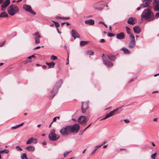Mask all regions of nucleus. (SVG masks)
<instances>
[{"instance_id":"f257e3e1","label":"nucleus","mask_w":159,"mask_h":159,"mask_svg":"<svg viewBox=\"0 0 159 159\" xmlns=\"http://www.w3.org/2000/svg\"><path fill=\"white\" fill-rule=\"evenodd\" d=\"M141 18L148 21L154 20L153 13L148 9H145L141 15Z\"/></svg>"},{"instance_id":"f03ea898","label":"nucleus","mask_w":159,"mask_h":159,"mask_svg":"<svg viewBox=\"0 0 159 159\" xmlns=\"http://www.w3.org/2000/svg\"><path fill=\"white\" fill-rule=\"evenodd\" d=\"M62 82L61 80H59L56 84L52 90L49 94L50 97L53 98L56 94L58 91V89L61 87Z\"/></svg>"},{"instance_id":"7ed1b4c3","label":"nucleus","mask_w":159,"mask_h":159,"mask_svg":"<svg viewBox=\"0 0 159 159\" xmlns=\"http://www.w3.org/2000/svg\"><path fill=\"white\" fill-rule=\"evenodd\" d=\"M19 11V9L17 6L14 4L11 5L8 8L7 12L11 16H14Z\"/></svg>"},{"instance_id":"20e7f679","label":"nucleus","mask_w":159,"mask_h":159,"mask_svg":"<svg viewBox=\"0 0 159 159\" xmlns=\"http://www.w3.org/2000/svg\"><path fill=\"white\" fill-rule=\"evenodd\" d=\"M105 6V3L102 1H101L95 3L93 7L94 9L97 10H102L103 9Z\"/></svg>"},{"instance_id":"39448f33","label":"nucleus","mask_w":159,"mask_h":159,"mask_svg":"<svg viewBox=\"0 0 159 159\" xmlns=\"http://www.w3.org/2000/svg\"><path fill=\"white\" fill-rule=\"evenodd\" d=\"M68 126L70 131L72 133L77 132L80 128L79 125L76 124H75L72 126L69 125Z\"/></svg>"},{"instance_id":"423d86ee","label":"nucleus","mask_w":159,"mask_h":159,"mask_svg":"<svg viewBox=\"0 0 159 159\" xmlns=\"http://www.w3.org/2000/svg\"><path fill=\"white\" fill-rule=\"evenodd\" d=\"M60 132L63 135L66 136L68 135L70 132L68 126L62 128L60 130Z\"/></svg>"},{"instance_id":"0eeeda50","label":"nucleus","mask_w":159,"mask_h":159,"mask_svg":"<svg viewBox=\"0 0 159 159\" xmlns=\"http://www.w3.org/2000/svg\"><path fill=\"white\" fill-rule=\"evenodd\" d=\"M48 138L50 140L53 141L57 140L60 138V136L56 134H49Z\"/></svg>"},{"instance_id":"6e6552de","label":"nucleus","mask_w":159,"mask_h":159,"mask_svg":"<svg viewBox=\"0 0 159 159\" xmlns=\"http://www.w3.org/2000/svg\"><path fill=\"white\" fill-rule=\"evenodd\" d=\"M23 8L26 11L30 12L34 15L36 14V13L32 9L31 7L29 5L24 4L23 5Z\"/></svg>"},{"instance_id":"1a4fd4ad","label":"nucleus","mask_w":159,"mask_h":159,"mask_svg":"<svg viewBox=\"0 0 159 159\" xmlns=\"http://www.w3.org/2000/svg\"><path fill=\"white\" fill-rule=\"evenodd\" d=\"M153 7L154 11H159V0H153Z\"/></svg>"},{"instance_id":"9d476101","label":"nucleus","mask_w":159,"mask_h":159,"mask_svg":"<svg viewBox=\"0 0 159 159\" xmlns=\"http://www.w3.org/2000/svg\"><path fill=\"white\" fill-rule=\"evenodd\" d=\"M10 3V0H6L3 2L1 6V10L2 11L5 10L6 7L9 5Z\"/></svg>"},{"instance_id":"9b49d317","label":"nucleus","mask_w":159,"mask_h":159,"mask_svg":"<svg viewBox=\"0 0 159 159\" xmlns=\"http://www.w3.org/2000/svg\"><path fill=\"white\" fill-rule=\"evenodd\" d=\"M88 108V103L86 102L84 104L83 102H82L81 111L83 113L85 112Z\"/></svg>"},{"instance_id":"f8f14e48","label":"nucleus","mask_w":159,"mask_h":159,"mask_svg":"<svg viewBox=\"0 0 159 159\" xmlns=\"http://www.w3.org/2000/svg\"><path fill=\"white\" fill-rule=\"evenodd\" d=\"M71 33L73 37L75 39L77 38H80V35L78 33L77 31L74 29H73L71 30Z\"/></svg>"},{"instance_id":"ddd939ff","label":"nucleus","mask_w":159,"mask_h":159,"mask_svg":"<svg viewBox=\"0 0 159 159\" xmlns=\"http://www.w3.org/2000/svg\"><path fill=\"white\" fill-rule=\"evenodd\" d=\"M152 0H143L142 5L143 7H148L150 5Z\"/></svg>"},{"instance_id":"4468645a","label":"nucleus","mask_w":159,"mask_h":159,"mask_svg":"<svg viewBox=\"0 0 159 159\" xmlns=\"http://www.w3.org/2000/svg\"><path fill=\"white\" fill-rule=\"evenodd\" d=\"M78 121L80 124H85L86 122L85 117L84 116H80L78 118Z\"/></svg>"},{"instance_id":"2eb2a0df","label":"nucleus","mask_w":159,"mask_h":159,"mask_svg":"<svg viewBox=\"0 0 159 159\" xmlns=\"http://www.w3.org/2000/svg\"><path fill=\"white\" fill-rule=\"evenodd\" d=\"M125 35L123 32H121L116 34V38L119 39L121 40L124 39Z\"/></svg>"},{"instance_id":"dca6fc26","label":"nucleus","mask_w":159,"mask_h":159,"mask_svg":"<svg viewBox=\"0 0 159 159\" xmlns=\"http://www.w3.org/2000/svg\"><path fill=\"white\" fill-rule=\"evenodd\" d=\"M135 39H131L128 46L129 48H134L135 45Z\"/></svg>"},{"instance_id":"f3484780","label":"nucleus","mask_w":159,"mask_h":159,"mask_svg":"<svg viewBox=\"0 0 159 159\" xmlns=\"http://www.w3.org/2000/svg\"><path fill=\"white\" fill-rule=\"evenodd\" d=\"M134 32L136 34H139L141 31V29L139 26H137L133 28Z\"/></svg>"},{"instance_id":"a211bd4d","label":"nucleus","mask_w":159,"mask_h":159,"mask_svg":"<svg viewBox=\"0 0 159 159\" xmlns=\"http://www.w3.org/2000/svg\"><path fill=\"white\" fill-rule=\"evenodd\" d=\"M84 22L86 24L89 25H93L94 23V20L92 19L86 20H85Z\"/></svg>"},{"instance_id":"6ab92c4d","label":"nucleus","mask_w":159,"mask_h":159,"mask_svg":"<svg viewBox=\"0 0 159 159\" xmlns=\"http://www.w3.org/2000/svg\"><path fill=\"white\" fill-rule=\"evenodd\" d=\"M135 19V18L133 19L132 17H130L128 19L127 22L128 24L131 25H133L136 23V22L134 20Z\"/></svg>"},{"instance_id":"aec40b11","label":"nucleus","mask_w":159,"mask_h":159,"mask_svg":"<svg viewBox=\"0 0 159 159\" xmlns=\"http://www.w3.org/2000/svg\"><path fill=\"white\" fill-rule=\"evenodd\" d=\"M121 108V107L120 108H118L116 109H115L112 111H111L109 113L107 114L106 116L108 118L109 117H110L113 115L115 112L117 111L119 109H120Z\"/></svg>"},{"instance_id":"412c9836","label":"nucleus","mask_w":159,"mask_h":159,"mask_svg":"<svg viewBox=\"0 0 159 159\" xmlns=\"http://www.w3.org/2000/svg\"><path fill=\"white\" fill-rule=\"evenodd\" d=\"M107 58L111 61H114L116 59L115 56L108 55H107Z\"/></svg>"},{"instance_id":"4be33fe9","label":"nucleus","mask_w":159,"mask_h":159,"mask_svg":"<svg viewBox=\"0 0 159 159\" xmlns=\"http://www.w3.org/2000/svg\"><path fill=\"white\" fill-rule=\"evenodd\" d=\"M46 64L48 66L49 68H53L54 67L55 64V63L54 62H47Z\"/></svg>"},{"instance_id":"5701e85b","label":"nucleus","mask_w":159,"mask_h":159,"mask_svg":"<svg viewBox=\"0 0 159 159\" xmlns=\"http://www.w3.org/2000/svg\"><path fill=\"white\" fill-rule=\"evenodd\" d=\"M25 148L29 151H34L35 149V148L31 146H29L26 147Z\"/></svg>"},{"instance_id":"b1692460","label":"nucleus","mask_w":159,"mask_h":159,"mask_svg":"<svg viewBox=\"0 0 159 159\" xmlns=\"http://www.w3.org/2000/svg\"><path fill=\"white\" fill-rule=\"evenodd\" d=\"M104 64L106 66L110 67H111L113 66V64L109 61H106L104 62Z\"/></svg>"},{"instance_id":"393cba45","label":"nucleus","mask_w":159,"mask_h":159,"mask_svg":"<svg viewBox=\"0 0 159 159\" xmlns=\"http://www.w3.org/2000/svg\"><path fill=\"white\" fill-rule=\"evenodd\" d=\"M121 50L123 51L124 52V53L125 54H129L130 53V51L128 49L125 48H122L121 49Z\"/></svg>"},{"instance_id":"a878e982","label":"nucleus","mask_w":159,"mask_h":159,"mask_svg":"<svg viewBox=\"0 0 159 159\" xmlns=\"http://www.w3.org/2000/svg\"><path fill=\"white\" fill-rule=\"evenodd\" d=\"M8 16L7 13L6 12H3L0 14V18L2 17H7Z\"/></svg>"},{"instance_id":"bb28decb","label":"nucleus","mask_w":159,"mask_h":159,"mask_svg":"<svg viewBox=\"0 0 159 159\" xmlns=\"http://www.w3.org/2000/svg\"><path fill=\"white\" fill-rule=\"evenodd\" d=\"M56 18L60 19H63V20H69L70 19L69 17H61L59 16H57L56 17Z\"/></svg>"},{"instance_id":"cd10ccee","label":"nucleus","mask_w":159,"mask_h":159,"mask_svg":"<svg viewBox=\"0 0 159 159\" xmlns=\"http://www.w3.org/2000/svg\"><path fill=\"white\" fill-rule=\"evenodd\" d=\"M33 138L32 137L30 138L26 142V144H30L33 142Z\"/></svg>"},{"instance_id":"c85d7f7f","label":"nucleus","mask_w":159,"mask_h":159,"mask_svg":"<svg viewBox=\"0 0 159 159\" xmlns=\"http://www.w3.org/2000/svg\"><path fill=\"white\" fill-rule=\"evenodd\" d=\"M34 35L35 37L34 38H39L41 37V36L38 32H35Z\"/></svg>"},{"instance_id":"c756f323","label":"nucleus","mask_w":159,"mask_h":159,"mask_svg":"<svg viewBox=\"0 0 159 159\" xmlns=\"http://www.w3.org/2000/svg\"><path fill=\"white\" fill-rule=\"evenodd\" d=\"M87 41H82L80 42V44L81 46H83L88 43Z\"/></svg>"},{"instance_id":"7c9ffc66","label":"nucleus","mask_w":159,"mask_h":159,"mask_svg":"<svg viewBox=\"0 0 159 159\" xmlns=\"http://www.w3.org/2000/svg\"><path fill=\"white\" fill-rule=\"evenodd\" d=\"M99 148H100V146H98V145L95 146V147L94 148L93 151L92 152L91 154L93 155V154H94L95 152L97 151V150Z\"/></svg>"},{"instance_id":"2f4dec72","label":"nucleus","mask_w":159,"mask_h":159,"mask_svg":"<svg viewBox=\"0 0 159 159\" xmlns=\"http://www.w3.org/2000/svg\"><path fill=\"white\" fill-rule=\"evenodd\" d=\"M153 16H154V20L155 18H158L159 17V12H157L155 15L153 13Z\"/></svg>"},{"instance_id":"473e14b6","label":"nucleus","mask_w":159,"mask_h":159,"mask_svg":"<svg viewBox=\"0 0 159 159\" xmlns=\"http://www.w3.org/2000/svg\"><path fill=\"white\" fill-rule=\"evenodd\" d=\"M125 28L127 33L128 34H130L131 30L130 28L128 26H126Z\"/></svg>"},{"instance_id":"72a5a7b5","label":"nucleus","mask_w":159,"mask_h":159,"mask_svg":"<svg viewBox=\"0 0 159 159\" xmlns=\"http://www.w3.org/2000/svg\"><path fill=\"white\" fill-rule=\"evenodd\" d=\"M21 158L22 159H28L25 153H23L21 155Z\"/></svg>"},{"instance_id":"f704fd0d","label":"nucleus","mask_w":159,"mask_h":159,"mask_svg":"<svg viewBox=\"0 0 159 159\" xmlns=\"http://www.w3.org/2000/svg\"><path fill=\"white\" fill-rule=\"evenodd\" d=\"M52 21L54 23L55 25L56 28H57L59 27L60 25L58 22L55 21L53 20H52Z\"/></svg>"},{"instance_id":"c9c22d12","label":"nucleus","mask_w":159,"mask_h":159,"mask_svg":"<svg viewBox=\"0 0 159 159\" xmlns=\"http://www.w3.org/2000/svg\"><path fill=\"white\" fill-rule=\"evenodd\" d=\"M9 152V151L8 149H5L3 150H2L0 152V153H2L3 152H5L7 154Z\"/></svg>"},{"instance_id":"e433bc0d","label":"nucleus","mask_w":159,"mask_h":159,"mask_svg":"<svg viewBox=\"0 0 159 159\" xmlns=\"http://www.w3.org/2000/svg\"><path fill=\"white\" fill-rule=\"evenodd\" d=\"M87 53L88 55H93V54L94 52L91 50H88L87 51Z\"/></svg>"},{"instance_id":"4c0bfd02","label":"nucleus","mask_w":159,"mask_h":159,"mask_svg":"<svg viewBox=\"0 0 159 159\" xmlns=\"http://www.w3.org/2000/svg\"><path fill=\"white\" fill-rule=\"evenodd\" d=\"M50 59L52 60H54L56 59H57V58L56 56L52 55L51 56Z\"/></svg>"},{"instance_id":"58836bf2","label":"nucleus","mask_w":159,"mask_h":159,"mask_svg":"<svg viewBox=\"0 0 159 159\" xmlns=\"http://www.w3.org/2000/svg\"><path fill=\"white\" fill-rule=\"evenodd\" d=\"M35 40V43L36 44H38L40 42V39L39 38H34Z\"/></svg>"},{"instance_id":"ea45409f","label":"nucleus","mask_w":159,"mask_h":159,"mask_svg":"<svg viewBox=\"0 0 159 159\" xmlns=\"http://www.w3.org/2000/svg\"><path fill=\"white\" fill-rule=\"evenodd\" d=\"M129 34V37L131 38V39H135L134 36L131 33L130 34Z\"/></svg>"},{"instance_id":"a19ab883","label":"nucleus","mask_w":159,"mask_h":159,"mask_svg":"<svg viewBox=\"0 0 159 159\" xmlns=\"http://www.w3.org/2000/svg\"><path fill=\"white\" fill-rule=\"evenodd\" d=\"M16 149L19 151H21L22 150V149L19 146H17L16 147Z\"/></svg>"},{"instance_id":"79ce46f5","label":"nucleus","mask_w":159,"mask_h":159,"mask_svg":"<svg viewBox=\"0 0 159 159\" xmlns=\"http://www.w3.org/2000/svg\"><path fill=\"white\" fill-rule=\"evenodd\" d=\"M107 36L109 37H112V36H113L115 35V34H112L110 33H108L107 34Z\"/></svg>"},{"instance_id":"37998d69","label":"nucleus","mask_w":159,"mask_h":159,"mask_svg":"<svg viewBox=\"0 0 159 159\" xmlns=\"http://www.w3.org/2000/svg\"><path fill=\"white\" fill-rule=\"evenodd\" d=\"M70 151L69 152H65L64 153V157H66V156H67L68 154H69V153L70 152Z\"/></svg>"},{"instance_id":"c03bdc74","label":"nucleus","mask_w":159,"mask_h":159,"mask_svg":"<svg viewBox=\"0 0 159 159\" xmlns=\"http://www.w3.org/2000/svg\"><path fill=\"white\" fill-rule=\"evenodd\" d=\"M156 153H155L152 154L151 157L152 159H155L156 157Z\"/></svg>"},{"instance_id":"a18cd8bd","label":"nucleus","mask_w":159,"mask_h":159,"mask_svg":"<svg viewBox=\"0 0 159 159\" xmlns=\"http://www.w3.org/2000/svg\"><path fill=\"white\" fill-rule=\"evenodd\" d=\"M102 58L103 60V63L105 62L106 61H105V59H106V57L104 54H103L102 55Z\"/></svg>"},{"instance_id":"49530a36","label":"nucleus","mask_w":159,"mask_h":159,"mask_svg":"<svg viewBox=\"0 0 159 159\" xmlns=\"http://www.w3.org/2000/svg\"><path fill=\"white\" fill-rule=\"evenodd\" d=\"M140 6L138 7L137 9H136V10H140V9H141V8H143V6H142V4H140Z\"/></svg>"},{"instance_id":"de8ad7c7","label":"nucleus","mask_w":159,"mask_h":159,"mask_svg":"<svg viewBox=\"0 0 159 159\" xmlns=\"http://www.w3.org/2000/svg\"><path fill=\"white\" fill-rule=\"evenodd\" d=\"M34 57H35V56H34V55H31L29 57L27 58L29 59H32V58H34Z\"/></svg>"},{"instance_id":"09e8293b","label":"nucleus","mask_w":159,"mask_h":159,"mask_svg":"<svg viewBox=\"0 0 159 159\" xmlns=\"http://www.w3.org/2000/svg\"><path fill=\"white\" fill-rule=\"evenodd\" d=\"M106 143H107V141H104L101 145H98V146H99L100 147L102 146L104 144Z\"/></svg>"},{"instance_id":"8fccbe9b","label":"nucleus","mask_w":159,"mask_h":159,"mask_svg":"<svg viewBox=\"0 0 159 159\" xmlns=\"http://www.w3.org/2000/svg\"><path fill=\"white\" fill-rule=\"evenodd\" d=\"M33 143L34 144H36L37 143V139H34L33 138Z\"/></svg>"},{"instance_id":"3c124183","label":"nucleus","mask_w":159,"mask_h":159,"mask_svg":"<svg viewBox=\"0 0 159 159\" xmlns=\"http://www.w3.org/2000/svg\"><path fill=\"white\" fill-rule=\"evenodd\" d=\"M124 121L126 123H129L130 122L129 120L128 119H125L124 120Z\"/></svg>"},{"instance_id":"603ef678","label":"nucleus","mask_w":159,"mask_h":159,"mask_svg":"<svg viewBox=\"0 0 159 159\" xmlns=\"http://www.w3.org/2000/svg\"><path fill=\"white\" fill-rule=\"evenodd\" d=\"M84 131H84V130L80 131L79 133V134L82 135Z\"/></svg>"},{"instance_id":"864d4df0","label":"nucleus","mask_w":159,"mask_h":159,"mask_svg":"<svg viewBox=\"0 0 159 159\" xmlns=\"http://www.w3.org/2000/svg\"><path fill=\"white\" fill-rule=\"evenodd\" d=\"M92 123H90V124L86 128H85L84 130V131H85L88 128H89L91 125H92Z\"/></svg>"},{"instance_id":"5fc2aeb1","label":"nucleus","mask_w":159,"mask_h":159,"mask_svg":"<svg viewBox=\"0 0 159 159\" xmlns=\"http://www.w3.org/2000/svg\"><path fill=\"white\" fill-rule=\"evenodd\" d=\"M18 128V126H17V125H16V126H12V127H11V129H16L17 128Z\"/></svg>"},{"instance_id":"6e6d98bb","label":"nucleus","mask_w":159,"mask_h":159,"mask_svg":"<svg viewBox=\"0 0 159 159\" xmlns=\"http://www.w3.org/2000/svg\"><path fill=\"white\" fill-rule=\"evenodd\" d=\"M55 129H53L51 132L50 134H55Z\"/></svg>"},{"instance_id":"4d7b16f0","label":"nucleus","mask_w":159,"mask_h":159,"mask_svg":"<svg viewBox=\"0 0 159 159\" xmlns=\"http://www.w3.org/2000/svg\"><path fill=\"white\" fill-rule=\"evenodd\" d=\"M105 42H106L105 40L104 39H102L101 40L100 42V43H105Z\"/></svg>"},{"instance_id":"13d9d810","label":"nucleus","mask_w":159,"mask_h":159,"mask_svg":"<svg viewBox=\"0 0 159 159\" xmlns=\"http://www.w3.org/2000/svg\"><path fill=\"white\" fill-rule=\"evenodd\" d=\"M56 120H57V117H55L53 118V121L52 122L53 123V122L56 121Z\"/></svg>"},{"instance_id":"bf43d9fd","label":"nucleus","mask_w":159,"mask_h":159,"mask_svg":"<svg viewBox=\"0 0 159 159\" xmlns=\"http://www.w3.org/2000/svg\"><path fill=\"white\" fill-rule=\"evenodd\" d=\"M24 124V122H23L19 125H17V126H18V127H19L20 126H21L23 124Z\"/></svg>"},{"instance_id":"052dcab7","label":"nucleus","mask_w":159,"mask_h":159,"mask_svg":"<svg viewBox=\"0 0 159 159\" xmlns=\"http://www.w3.org/2000/svg\"><path fill=\"white\" fill-rule=\"evenodd\" d=\"M40 48H41V47L40 46H37V47H36L35 48H34V49H38Z\"/></svg>"},{"instance_id":"680f3d73","label":"nucleus","mask_w":159,"mask_h":159,"mask_svg":"<svg viewBox=\"0 0 159 159\" xmlns=\"http://www.w3.org/2000/svg\"><path fill=\"white\" fill-rule=\"evenodd\" d=\"M98 23L99 24H102L103 25L105 24V23L103 22H102V21H99Z\"/></svg>"},{"instance_id":"e2e57ef3","label":"nucleus","mask_w":159,"mask_h":159,"mask_svg":"<svg viewBox=\"0 0 159 159\" xmlns=\"http://www.w3.org/2000/svg\"><path fill=\"white\" fill-rule=\"evenodd\" d=\"M6 40H5L4 41H3V42L2 43V44L3 45V46L4 45V44L6 43Z\"/></svg>"},{"instance_id":"0e129e2a","label":"nucleus","mask_w":159,"mask_h":159,"mask_svg":"<svg viewBox=\"0 0 159 159\" xmlns=\"http://www.w3.org/2000/svg\"><path fill=\"white\" fill-rule=\"evenodd\" d=\"M31 62V61H28V60L24 61L25 64H26L28 62Z\"/></svg>"},{"instance_id":"69168bd1","label":"nucleus","mask_w":159,"mask_h":159,"mask_svg":"<svg viewBox=\"0 0 159 159\" xmlns=\"http://www.w3.org/2000/svg\"><path fill=\"white\" fill-rule=\"evenodd\" d=\"M43 144L44 145H45L47 144V142L45 141H44L43 142Z\"/></svg>"},{"instance_id":"338daca9","label":"nucleus","mask_w":159,"mask_h":159,"mask_svg":"<svg viewBox=\"0 0 159 159\" xmlns=\"http://www.w3.org/2000/svg\"><path fill=\"white\" fill-rule=\"evenodd\" d=\"M43 69H46V68H47V66H45V65H43Z\"/></svg>"},{"instance_id":"774afa93","label":"nucleus","mask_w":159,"mask_h":159,"mask_svg":"<svg viewBox=\"0 0 159 159\" xmlns=\"http://www.w3.org/2000/svg\"><path fill=\"white\" fill-rule=\"evenodd\" d=\"M153 120L154 121H157V118H155L153 119Z\"/></svg>"}]
</instances>
